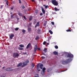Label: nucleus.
<instances>
[{
  "instance_id": "nucleus-1",
  "label": "nucleus",
  "mask_w": 77,
  "mask_h": 77,
  "mask_svg": "<svg viewBox=\"0 0 77 77\" xmlns=\"http://www.w3.org/2000/svg\"><path fill=\"white\" fill-rule=\"evenodd\" d=\"M72 61V59H68L66 60L65 61H63L62 62V63L63 64H67V63H70V61Z\"/></svg>"
},
{
  "instance_id": "nucleus-2",
  "label": "nucleus",
  "mask_w": 77,
  "mask_h": 77,
  "mask_svg": "<svg viewBox=\"0 0 77 77\" xmlns=\"http://www.w3.org/2000/svg\"><path fill=\"white\" fill-rule=\"evenodd\" d=\"M51 2L55 6H57L58 5L57 1H56V0H51Z\"/></svg>"
},
{
  "instance_id": "nucleus-3",
  "label": "nucleus",
  "mask_w": 77,
  "mask_h": 77,
  "mask_svg": "<svg viewBox=\"0 0 77 77\" xmlns=\"http://www.w3.org/2000/svg\"><path fill=\"white\" fill-rule=\"evenodd\" d=\"M67 57L68 58H73L74 57V56L72 54L68 53L67 54Z\"/></svg>"
},
{
  "instance_id": "nucleus-4",
  "label": "nucleus",
  "mask_w": 77,
  "mask_h": 77,
  "mask_svg": "<svg viewBox=\"0 0 77 77\" xmlns=\"http://www.w3.org/2000/svg\"><path fill=\"white\" fill-rule=\"evenodd\" d=\"M19 55L17 53H14L13 54V57L14 58H16L19 57Z\"/></svg>"
},
{
  "instance_id": "nucleus-5",
  "label": "nucleus",
  "mask_w": 77,
  "mask_h": 77,
  "mask_svg": "<svg viewBox=\"0 0 77 77\" xmlns=\"http://www.w3.org/2000/svg\"><path fill=\"white\" fill-rule=\"evenodd\" d=\"M41 8L42 9V11L43 13V14H45V10L44 8H43V7H41Z\"/></svg>"
},
{
  "instance_id": "nucleus-6",
  "label": "nucleus",
  "mask_w": 77,
  "mask_h": 77,
  "mask_svg": "<svg viewBox=\"0 0 77 77\" xmlns=\"http://www.w3.org/2000/svg\"><path fill=\"white\" fill-rule=\"evenodd\" d=\"M35 48H34V53H35L36 51H37V50L38 49V48H37V45H35Z\"/></svg>"
},
{
  "instance_id": "nucleus-7",
  "label": "nucleus",
  "mask_w": 77,
  "mask_h": 77,
  "mask_svg": "<svg viewBox=\"0 0 77 77\" xmlns=\"http://www.w3.org/2000/svg\"><path fill=\"white\" fill-rule=\"evenodd\" d=\"M6 70L7 71H13V70L11 69L10 68H8L6 69Z\"/></svg>"
},
{
  "instance_id": "nucleus-8",
  "label": "nucleus",
  "mask_w": 77,
  "mask_h": 77,
  "mask_svg": "<svg viewBox=\"0 0 77 77\" xmlns=\"http://www.w3.org/2000/svg\"><path fill=\"white\" fill-rule=\"evenodd\" d=\"M31 46V43H29L27 45V46H26V49H27L30 46Z\"/></svg>"
},
{
  "instance_id": "nucleus-9",
  "label": "nucleus",
  "mask_w": 77,
  "mask_h": 77,
  "mask_svg": "<svg viewBox=\"0 0 77 77\" xmlns=\"http://www.w3.org/2000/svg\"><path fill=\"white\" fill-rule=\"evenodd\" d=\"M39 26V22H38L37 23V24L35 26V28H36L37 26Z\"/></svg>"
},
{
  "instance_id": "nucleus-10",
  "label": "nucleus",
  "mask_w": 77,
  "mask_h": 77,
  "mask_svg": "<svg viewBox=\"0 0 77 77\" xmlns=\"http://www.w3.org/2000/svg\"><path fill=\"white\" fill-rule=\"evenodd\" d=\"M14 36V35L13 34H11V35L10 36V38H11V39H12L13 37Z\"/></svg>"
},
{
  "instance_id": "nucleus-11",
  "label": "nucleus",
  "mask_w": 77,
  "mask_h": 77,
  "mask_svg": "<svg viewBox=\"0 0 77 77\" xmlns=\"http://www.w3.org/2000/svg\"><path fill=\"white\" fill-rule=\"evenodd\" d=\"M52 69L51 68H49L47 70V72H49L50 71H51L52 70Z\"/></svg>"
},
{
  "instance_id": "nucleus-12",
  "label": "nucleus",
  "mask_w": 77,
  "mask_h": 77,
  "mask_svg": "<svg viewBox=\"0 0 77 77\" xmlns=\"http://www.w3.org/2000/svg\"><path fill=\"white\" fill-rule=\"evenodd\" d=\"M53 54L55 55H58V52L56 51H54L53 52Z\"/></svg>"
},
{
  "instance_id": "nucleus-13",
  "label": "nucleus",
  "mask_w": 77,
  "mask_h": 77,
  "mask_svg": "<svg viewBox=\"0 0 77 77\" xmlns=\"http://www.w3.org/2000/svg\"><path fill=\"white\" fill-rule=\"evenodd\" d=\"M55 11H59L60 10L59 9H57V7H55L54 8Z\"/></svg>"
},
{
  "instance_id": "nucleus-14",
  "label": "nucleus",
  "mask_w": 77,
  "mask_h": 77,
  "mask_svg": "<svg viewBox=\"0 0 77 77\" xmlns=\"http://www.w3.org/2000/svg\"><path fill=\"white\" fill-rule=\"evenodd\" d=\"M43 6L45 7V9L48 8V5H43Z\"/></svg>"
},
{
  "instance_id": "nucleus-15",
  "label": "nucleus",
  "mask_w": 77,
  "mask_h": 77,
  "mask_svg": "<svg viewBox=\"0 0 77 77\" xmlns=\"http://www.w3.org/2000/svg\"><path fill=\"white\" fill-rule=\"evenodd\" d=\"M22 65V63H19L17 65V66L18 67H19L20 66H21Z\"/></svg>"
},
{
  "instance_id": "nucleus-16",
  "label": "nucleus",
  "mask_w": 77,
  "mask_h": 77,
  "mask_svg": "<svg viewBox=\"0 0 77 77\" xmlns=\"http://www.w3.org/2000/svg\"><path fill=\"white\" fill-rule=\"evenodd\" d=\"M31 31V28H29V27L28 28V32H29Z\"/></svg>"
},
{
  "instance_id": "nucleus-17",
  "label": "nucleus",
  "mask_w": 77,
  "mask_h": 77,
  "mask_svg": "<svg viewBox=\"0 0 77 77\" xmlns=\"http://www.w3.org/2000/svg\"><path fill=\"white\" fill-rule=\"evenodd\" d=\"M43 66V64H41L40 65V69H42V67Z\"/></svg>"
},
{
  "instance_id": "nucleus-18",
  "label": "nucleus",
  "mask_w": 77,
  "mask_h": 77,
  "mask_svg": "<svg viewBox=\"0 0 77 77\" xmlns=\"http://www.w3.org/2000/svg\"><path fill=\"white\" fill-rule=\"evenodd\" d=\"M27 64V62L26 61L23 63V64L25 66Z\"/></svg>"
},
{
  "instance_id": "nucleus-19",
  "label": "nucleus",
  "mask_w": 77,
  "mask_h": 77,
  "mask_svg": "<svg viewBox=\"0 0 77 77\" xmlns=\"http://www.w3.org/2000/svg\"><path fill=\"white\" fill-rule=\"evenodd\" d=\"M19 46L21 48H23L24 47V46L23 45H19Z\"/></svg>"
},
{
  "instance_id": "nucleus-20",
  "label": "nucleus",
  "mask_w": 77,
  "mask_h": 77,
  "mask_svg": "<svg viewBox=\"0 0 77 77\" xmlns=\"http://www.w3.org/2000/svg\"><path fill=\"white\" fill-rule=\"evenodd\" d=\"M18 14L19 15V16H23V15L21 13H19Z\"/></svg>"
},
{
  "instance_id": "nucleus-21",
  "label": "nucleus",
  "mask_w": 77,
  "mask_h": 77,
  "mask_svg": "<svg viewBox=\"0 0 77 77\" xmlns=\"http://www.w3.org/2000/svg\"><path fill=\"white\" fill-rule=\"evenodd\" d=\"M36 37H37L35 38V40H38V39H39V37L38 36H36Z\"/></svg>"
},
{
  "instance_id": "nucleus-22",
  "label": "nucleus",
  "mask_w": 77,
  "mask_h": 77,
  "mask_svg": "<svg viewBox=\"0 0 77 77\" xmlns=\"http://www.w3.org/2000/svg\"><path fill=\"white\" fill-rule=\"evenodd\" d=\"M43 51H44L46 53L47 52V50L46 48H45L44 49Z\"/></svg>"
},
{
  "instance_id": "nucleus-23",
  "label": "nucleus",
  "mask_w": 77,
  "mask_h": 77,
  "mask_svg": "<svg viewBox=\"0 0 77 77\" xmlns=\"http://www.w3.org/2000/svg\"><path fill=\"white\" fill-rule=\"evenodd\" d=\"M45 71H41V74H42V75H44L45 73Z\"/></svg>"
},
{
  "instance_id": "nucleus-24",
  "label": "nucleus",
  "mask_w": 77,
  "mask_h": 77,
  "mask_svg": "<svg viewBox=\"0 0 77 77\" xmlns=\"http://www.w3.org/2000/svg\"><path fill=\"white\" fill-rule=\"evenodd\" d=\"M49 32L51 34H52L53 33V32L51 30H49Z\"/></svg>"
},
{
  "instance_id": "nucleus-25",
  "label": "nucleus",
  "mask_w": 77,
  "mask_h": 77,
  "mask_svg": "<svg viewBox=\"0 0 77 77\" xmlns=\"http://www.w3.org/2000/svg\"><path fill=\"white\" fill-rule=\"evenodd\" d=\"M46 70V69L45 67L43 68L42 69V71H43V72H45V70Z\"/></svg>"
},
{
  "instance_id": "nucleus-26",
  "label": "nucleus",
  "mask_w": 77,
  "mask_h": 77,
  "mask_svg": "<svg viewBox=\"0 0 77 77\" xmlns=\"http://www.w3.org/2000/svg\"><path fill=\"white\" fill-rule=\"evenodd\" d=\"M22 32H23V33L25 34L26 32L25 30L24 29L22 30Z\"/></svg>"
},
{
  "instance_id": "nucleus-27",
  "label": "nucleus",
  "mask_w": 77,
  "mask_h": 77,
  "mask_svg": "<svg viewBox=\"0 0 77 77\" xmlns=\"http://www.w3.org/2000/svg\"><path fill=\"white\" fill-rule=\"evenodd\" d=\"M47 21H46L44 23V26H46L47 25Z\"/></svg>"
},
{
  "instance_id": "nucleus-28",
  "label": "nucleus",
  "mask_w": 77,
  "mask_h": 77,
  "mask_svg": "<svg viewBox=\"0 0 77 77\" xmlns=\"http://www.w3.org/2000/svg\"><path fill=\"white\" fill-rule=\"evenodd\" d=\"M32 19V17H30L29 18V20L30 21H31Z\"/></svg>"
},
{
  "instance_id": "nucleus-29",
  "label": "nucleus",
  "mask_w": 77,
  "mask_h": 77,
  "mask_svg": "<svg viewBox=\"0 0 77 77\" xmlns=\"http://www.w3.org/2000/svg\"><path fill=\"white\" fill-rule=\"evenodd\" d=\"M55 48L56 49H58V47L56 45L55 46H54Z\"/></svg>"
},
{
  "instance_id": "nucleus-30",
  "label": "nucleus",
  "mask_w": 77,
  "mask_h": 77,
  "mask_svg": "<svg viewBox=\"0 0 77 77\" xmlns=\"http://www.w3.org/2000/svg\"><path fill=\"white\" fill-rule=\"evenodd\" d=\"M37 69L38 71H40V69H39V67H37Z\"/></svg>"
},
{
  "instance_id": "nucleus-31",
  "label": "nucleus",
  "mask_w": 77,
  "mask_h": 77,
  "mask_svg": "<svg viewBox=\"0 0 77 77\" xmlns=\"http://www.w3.org/2000/svg\"><path fill=\"white\" fill-rule=\"evenodd\" d=\"M31 67H32V68H33L35 66L33 63H32V64H31Z\"/></svg>"
},
{
  "instance_id": "nucleus-32",
  "label": "nucleus",
  "mask_w": 77,
  "mask_h": 77,
  "mask_svg": "<svg viewBox=\"0 0 77 77\" xmlns=\"http://www.w3.org/2000/svg\"><path fill=\"white\" fill-rule=\"evenodd\" d=\"M36 75L37 76H34V77H39V75L38 74H36Z\"/></svg>"
},
{
  "instance_id": "nucleus-33",
  "label": "nucleus",
  "mask_w": 77,
  "mask_h": 77,
  "mask_svg": "<svg viewBox=\"0 0 77 77\" xmlns=\"http://www.w3.org/2000/svg\"><path fill=\"white\" fill-rule=\"evenodd\" d=\"M18 49L19 50H23V48H18Z\"/></svg>"
},
{
  "instance_id": "nucleus-34",
  "label": "nucleus",
  "mask_w": 77,
  "mask_h": 77,
  "mask_svg": "<svg viewBox=\"0 0 77 77\" xmlns=\"http://www.w3.org/2000/svg\"><path fill=\"white\" fill-rule=\"evenodd\" d=\"M71 30L70 29H68L66 30V31L67 32H71Z\"/></svg>"
},
{
  "instance_id": "nucleus-35",
  "label": "nucleus",
  "mask_w": 77,
  "mask_h": 77,
  "mask_svg": "<svg viewBox=\"0 0 77 77\" xmlns=\"http://www.w3.org/2000/svg\"><path fill=\"white\" fill-rule=\"evenodd\" d=\"M23 18H24V19H25V20H27L26 18V17H25V16H23Z\"/></svg>"
},
{
  "instance_id": "nucleus-36",
  "label": "nucleus",
  "mask_w": 77,
  "mask_h": 77,
  "mask_svg": "<svg viewBox=\"0 0 77 77\" xmlns=\"http://www.w3.org/2000/svg\"><path fill=\"white\" fill-rule=\"evenodd\" d=\"M19 28H16L15 29V30L16 31H17L19 29Z\"/></svg>"
},
{
  "instance_id": "nucleus-37",
  "label": "nucleus",
  "mask_w": 77,
  "mask_h": 77,
  "mask_svg": "<svg viewBox=\"0 0 77 77\" xmlns=\"http://www.w3.org/2000/svg\"><path fill=\"white\" fill-rule=\"evenodd\" d=\"M36 23V20H34V24H35V23Z\"/></svg>"
},
{
  "instance_id": "nucleus-38",
  "label": "nucleus",
  "mask_w": 77,
  "mask_h": 77,
  "mask_svg": "<svg viewBox=\"0 0 77 77\" xmlns=\"http://www.w3.org/2000/svg\"><path fill=\"white\" fill-rule=\"evenodd\" d=\"M22 8L23 9H24L25 8V7H24V5H23L22 6Z\"/></svg>"
},
{
  "instance_id": "nucleus-39",
  "label": "nucleus",
  "mask_w": 77,
  "mask_h": 77,
  "mask_svg": "<svg viewBox=\"0 0 77 77\" xmlns=\"http://www.w3.org/2000/svg\"><path fill=\"white\" fill-rule=\"evenodd\" d=\"M43 15V14L42 13H41L39 15L41 16H42Z\"/></svg>"
},
{
  "instance_id": "nucleus-40",
  "label": "nucleus",
  "mask_w": 77,
  "mask_h": 77,
  "mask_svg": "<svg viewBox=\"0 0 77 77\" xmlns=\"http://www.w3.org/2000/svg\"><path fill=\"white\" fill-rule=\"evenodd\" d=\"M46 43V42L44 41V42H43V45H45Z\"/></svg>"
},
{
  "instance_id": "nucleus-41",
  "label": "nucleus",
  "mask_w": 77,
  "mask_h": 77,
  "mask_svg": "<svg viewBox=\"0 0 77 77\" xmlns=\"http://www.w3.org/2000/svg\"><path fill=\"white\" fill-rule=\"evenodd\" d=\"M51 23L52 25H54V22H51Z\"/></svg>"
},
{
  "instance_id": "nucleus-42",
  "label": "nucleus",
  "mask_w": 77,
  "mask_h": 77,
  "mask_svg": "<svg viewBox=\"0 0 77 77\" xmlns=\"http://www.w3.org/2000/svg\"><path fill=\"white\" fill-rule=\"evenodd\" d=\"M41 57L42 58V59H45V57H43V56H42Z\"/></svg>"
},
{
  "instance_id": "nucleus-43",
  "label": "nucleus",
  "mask_w": 77,
  "mask_h": 77,
  "mask_svg": "<svg viewBox=\"0 0 77 77\" xmlns=\"http://www.w3.org/2000/svg\"><path fill=\"white\" fill-rule=\"evenodd\" d=\"M26 62L27 64L28 63H29V61L28 60H26Z\"/></svg>"
},
{
  "instance_id": "nucleus-44",
  "label": "nucleus",
  "mask_w": 77,
  "mask_h": 77,
  "mask_svg": "<svg viewBox=\"0 0 77 77\" xmlns=\"http://www.w3.org/2000/svg\"><path fill=\"white\" fill-rule=\"evenodd\" d=\"M2 8H3V5H1V6L0 7V9H2Z\"/></svg>"
},
{
  "instance_id": "nucleus-45",
  "label": "nucleus",
  "mask_w": 77,
  "mask_h": 77,
  "mask_svg": "<svg viewBox=\"0 0 77 77\" xmlns=\"http://www.w3.org/2000/svg\"><path fill=\"white\" fill-rule=\"evenodd\" d=\"M38 11H35V14H37L38 13Z\"/></svg>"
},
{
  "instance_id": "nucleus-46",
  "label": "nucleus",
  "mask_w": 77,
  "mask_h": 77,
  "mask_svg": "<svg viewBox=\"0 0 77 77\" xmlns=\"http://www.w3.org/2000/svg\"><path fill=\"white\" fill-rule=\"evenodd\" d=\"M40 31H41V30H37V32H40Z\"/></svg>"
},
{
  "instance_id": "nucleus-47",
  "label": "nucleus",
  "mask_w": 77,
  "mask_h": 77,
  "mask_svg": "<svg viewBox=\"0 0 77 77\" xmlns=\"http://www.w3.org/2000/svg\"><path fill=\"white\" fill-rule=\"evenodd\" d=\"M13 17V15H12L11 17V19H12Z\"/></svg>"
},
{
  "instance_id": "nucleus-48",
  "label": "nucleus",
  "mask_w": 77,
  "mask_h": 77,
  "mask_svg": "<svg viewBox=\"0 0 77 77\" xmlns=\"http://www.w3.org/2000/svg\"><path fill=\"white\" fill-rule=\"evenodd\" d=\"M6 4H7V5L8 6V1H6Z\"/></svg>"
},
{
  "instance_id": "nucleus-49",
  "label": "nucleus",
  "mask_w": 77,
  "mask_h": 77,
  "mask_svg": "<svg viewBox=\"0 0 77 77\" xmlns=\"http://www.w3.org/2000/svg\"><path fill=\"white\" fill-rule=\"evenodd\" d=\"M19 3H21V1L20 0H19Z\"/></svg>"
},
{
  "instance_id": "nucleus-50",
  "label": "nucleus",
  "mask_w": 77,
  "mask_h": 77,
  "mask_svg": "<svg viewBox=\"0 0 77 77\" xmlns=\"http://www.w3.org/2000/svg\"><path fill=\"white\" fill-rule=\"evenodd\" d=\"M26 54H27V53H26V52L23 53V54H25V55Z\"/></svg>"
},
{
  "instance_id": "nucleus-51",
  "label": "nucleus",
  "mask_w": 77,
  "mask_h": 77,
  "mask_svg": "<svg viewBox=\"0 0 77 77\" xmlns=\"http://www.w3.org/2000/svg\"><path fill=\"white\" fill-rule=\"evenodd\" d=\"M39 64H37V67H39Z\"/></svg>"
},
{
  "instance_id": "nucleus-52",
  "label": "nucleus",
  "mask_w": 77,
  "mask_h": 77,
  "mask_svg": "<svg viewBox=\"0 0 77 77\" xmlns=\"http://www.w3.org/2000/svg\"><path fill=\"white\" fill-rule=\"evenodd\" d=\"M14 9V7H12L11 8V9L12 10H13Z\"/></svg>"
},
{
  "instance_id": "nucleus-53",
  "label": "nucleus",
  "mask_w": 77,
  "mask_h": 77,
  "mask_svg": "<svg viewBox=\"0 0 77 77\" xmlns=\"http://www.w3.org/2000/svg\"><path fill=\"white\" fill-rule=\"evenodd\" d=\"M37 49L38 50L40 51V48H37Z\"/></svg>"
},
{
  "instance_id": "nucleus-54",
  "label": "nucleus",
  "mask_w": 77,
  "mask_h": 77,
  "mask_svg": "<svg viewBox=\"0 0 77 77\" xmlns=\"http://www.w3.org/2000/svg\"><path fill=\"white\" fill-rule=\"evenodd\" d=\"M12 29V31H14V29H13V28H12V29Z\"/></svg>"
},
{
  "instance_id": "nucleus-55",
  "label": "nucleus",
  "mask_w": 77,
  "mask_h": 77,
  "mask_svg": "<svg viewBox=\"0 0 77 77\" xmlns=\"http://www.w3.org/2000/svg\"><path fill=\"white\" fill-rule=\"evenodd\" d=\"M32 0V2H35L34 0Z\"/></svg>"
},
{
  "instance_id": "nucleus-56",
  "label": "nucleus",
  "mask_w": 77,
  "mask_h": 77,
  "mask_svg": "<svg viewBox=\"0 0 77 77\" xmlns=\"http://www.w3.org/2000/svg\"><path fill=\"white\" fill-rule=\"evenodd\" d=\"M17 19L18 20L19 19V18H18V17H17Z\"/></svg>"
},
{
  "instance_id": "nucleus-57",
  "label": "nucleus",
  "mask_w": 77,
  "mask_h": 77,
  "mask_svg": "<svg viewBox=\"0 0 77 77\" xmlns=\"http://www.w3.org/2000/svg\"><path fill=\"white\" fill-rule=\"evenodd\" d=\"M4 1H5V2L8 1L7 0H4Z\"/></svg>"
},
{
  "instance_id": "nucleus-58",
  "label": "nucleus",
  "mask_w": 77,
  "mask_h": 77,
  "mask_svg": "<svg viewBox=\"0 0 77 77\" xmlns=\"http://www.w3.org/2000/svg\"><path fill=\"white\" fill-rule=\"evenodd\" d=\"M5 68V67H4V66L3 67H2V69H4Z\"/></svg>"
},
{
  "instance_id": "nucleus-59",
  "label": "nucleus",
  "mask_w": 77,
  "mask_h": 77,
  "mask_svg": "<svg viewBox=\"0 0 77 77\" xmlns=\"http://www.w3.org/2000/svg\"><path fill=\"white\" fill-rule=\"evenodd\" d=\"M43 54L44 55H45V53H43Z\"/></svg>"
},
{
  "instance_id": "nucleus-60",
  "label": "nucleus",
  "mask_w": 77,
  "mask_h": 77,
  "mask_svg": "<svg viewBox=\"0 0 77 77\" xmlns=\"http://www.w3.org/2000/svg\"><path fill=\"white\" fill-rule=\"evenodd\" d=\"M23 66V65H22V67H23V66Z\"/></svg>"
},
{
  "instance_id": "nucleus-61",
  "label": "nucleus",
  "mask_w": 77,
  "mask_h": 77,
  "mask_svg": "<svg viewBox=\"0 0 77 77\" xmlns=\"http://www.w3.org/2000/svg\"><path fill=\"white\" fill-rule=\"evenodd\" d=\"M32 24V23H30V24H29V25H31Z\"/></svg>"
},
{
  "instance_id": "nucleus-62",
  "label": "nucleus",
  "mask_w": 77,
  "mask_h": 77,
  "mask_svg": "<svg viewBox=\"0 0 77 77\" xmlns=\"http://www.w3.org/2000/svg\"><path fill=\"white\" fill-rule=\"evenodd\" d=\"M73 28L74 29H75V28L74 27H73Z\"/></svg>"
},
{
  "instance_id": "nucleus-63",
  "label": "nucleus",
  "mask_w": 77,
  "mask_h": 77,
  "mask_svg": "<svg viewBox=\"0 0 77 77\" xmlns=\"http://www.w3.org/2000/svg\"><path fill=\"white\" fill-rule=\"evenodd\" d=\"M12 14V12H11V14Z\"/></svg>"
},
{
  "instance_id": "nucleus-64",
  "label": "nucleus",
  "mask_w": 77,
  "mask_h": 77,
  "mask_svg": "<svg viewBox=\"0 0 77 77\" xmlns=\"http://www.w3.org/2000/svg\"><path fill=\"white\" fill-rule=\"evenodd\" d=\"M13 2L14 3V2H14V1H13Z\"/></svg>"
}]
</instances>
